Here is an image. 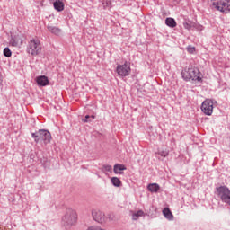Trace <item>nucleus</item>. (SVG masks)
<instances>
[{
	"label": "nucleus",
	"instance_id": "nucleus-10",
	"mask_svg": "<svg viewBox=\"0 0 230 230\" xmlns=\"http://www.w3.org/2000/svg\"><path fill=\"white\" fill-rule=\"evenodd\" d=\"M36 82L40 87H46V85H49V79H48V76L46 75H40L36 77Z\"/></svg>",
	"mask_w": 230,
	"mask_h": 230
},
{
	"label": "nucleus",
	"instance_id": "nucleus-23",
	"mask_svg": "<svg viewBox=\"0 0 230 230\" xmlns=\"http://www.w3.org/2000/svg\"><path fill=\"white\" fill-rule=\"evenodd\" d=\"M4 55L7 58L12 57V50H10L8 48L4 49Z\"/></svg>",
	"mask_w": 230,
	"mask_h": 230
},
{
	"label": "nucleus",
	"instance_id": "nucleus-26",
	"mask_svg": "<svg viewBox=\"0 0 230 230\" xmlns=\"http://www.w3.org/2000/svg\"><path fill=\"white\" fill-rule=\"evenodd\" d=\"M88 230H96L94 227H90Z\"/></svg>",
	"mask_w": 230,
	"mask_h": 230
},
{
	"label": "nucleus",
	"instance_id": "nucleus-18",
	"mask_svg": "<svg viewBox=\"0 0 230 230\" xmlns=\"http://www.w3.org/2000/svg\"><path fill=\"white\" fill-rule=\"evenodd\" d=\"M195 26H197V24L193 22H183V28H185V30H191V28H195Z\"/></svg>",
	"mask_w": 230,
	"mask_h": 230
},
{
	"label": "nucleus",
	"instance_id": "nucleus-27",
	"mask_svg": "<svg viewBox=\"0 0 230 230\" xmlns=\"http://www.w3.org/2000/svg\"><path fill=\"white\" fill-rule=\"evenodd\" d=\"M91 118H92L93 119H94L95 117H94V115H92Z\"/></svg>",
	"mask_w": 230,
	"mask_h": 230
},
{
	"label": "nucleus",
	"instance_id": "nucleus-21",
	"mask_svg": "<svg viewBox=\"0 0 230 230\" xmlns=\"http://www.w3.org/2000/svg\"><path fill=\"white\" fill-rule=\"evenodd\" d=\"M102 172H104V173H108V172L112 173V166H111V165H104L102 167Z\"/></svg>",
	"mask_w": 230,
	"mask_h": 230
},
{
	"label": "nucleus",
	"instance_id": "nucleus-19",
	"mask_svg": "<svg viewBox=\"0 0 230 230\" xmlns=\"http://www.w3.org/2000/svg\"><path fill=\"white\" fill-rule=\"evenodd\" d=\"M156 154L161 157H168L170 152L167 149H159Z\"/></svg>",
	"mask_w": 230,
	"mask_h": 230
},
{
	"label": "nucleus",
	"instance_id": "nucleus-14",
	"mask_svg": "<svg viewBox=\"0 0 230 230\" xmlns=\"http://www.w3.org/2000/svg\"><path fill=\"white\" fill-rule=\"evenodd\" d=\"M165 24L166 26H169V28H175V26H177V22H175V19L173 18H166Z\"/></svg>",
	"mask_w": 230,
	"mask_h": 230
},
{
	"label": "nucleus",
	"instance_id": "nucleus-25",
	"mask_svg": "<svg viewBox=\"0 0 230 230\" xmlns=\"http://www.w3.org/2000/svg\"><path fill=\"white\" fill-rule=\"evenodd\" d=\"M89 118H91V116L86 115V116H85V119H83L84 123H89V120H87V119H89Z\"/></svg>",
	"mask_w": 230,
	"mask_h": 230
},
{
	"label": "nucleus",
	"instance_id": "nucleus-5",
	"mask_svg": "<svg viewBox=\"0 0 230 230\" xmlns=\"http://www.w3.org/2000/svg\"><path fill=\"white\" fill-rule=\"evenodd\" d=\"M62 223L65 227L76 224V212L72 209H67L62 218Z\"/></svg>",
	"mask_w": 230,
	"mask_h": 230
},
{
	"label": "nucleus",
	"instance_id": "nucleus-9",
	"mask_svg": "<svg viewBox=\"0 0 230 230\" xmlns=\"http://www.w3.org/2000/svg\"><path fill=\"white\" fill-rule=\"evenodd\" d=\"M92 217L93 220H95V222H98L99 224H105V222H107L105 213L100 209H93L92 211Z\"/></svg>",
	"mask_w": 230,
	"mask_h": 230
},
{
	"label": "nucleus",
	"instance_id": "nucleus-2",
	"mask_svg": "<svg viewBox=\"0 0 230 230\" xmlns=\"http://www.w3.org/2000/svg\"><path fill=\"white\" fill-rule=\"evenodd\" d=\"M32 137L36 143H40V141H43L45 145L51 143V133L46 129H40L36 133H32Z\"/></svg>",
	"mask_w": 230,
	"mask_h": 230
},
{
	"label": "nucleus",
	"instance_id": "nucleus-3",
	"mask_svg": "<svg viewBox=\"0 0 230 230\" xmlns=\"http://www.w3.org/2000/svg\"><path fill=\"white\" fill-rule=\"evenodd\" d=\"M212 5L217 12L222 13H229L230 12V1L229 0H210Z\"/></svg>",
	"mask_w": 230,
	"mask_h": 230
},
{
	"label": "nucleus",
	"instance_id": "nucleus-11",
	"mask_svg": "<svg viewBox=\"0 0 230 230\" xmlns=\"http://www.w3.org/2000/svg\"><path fill=\"white\" fill-rule=\"evenodd\" d=\"M53 6L57 12H64V8L66 4H64V0H53Z\"/></svg>",
	"mask_w": 230,
	"mask_h": 230
},
{
	"label": "nucleus",
	"instance_id": "nucleus-12",
	"mask_svg": "<svg viewBox=\"0 0 230 230\" xmlns=\"http://www.w3.org/2000/svg\"><path fill=\"white\" fill-rule=\"evenodd\" d=\"M127 170V166L121 164H116L113 167V172L116 174L123 175V171Z\"/></svg>",
	"mask_w": 230,
	"mask_h": 230
},
{
	"label": "nucleus",
	"instance_id": "nucleus-8",
	"mask_svg": "<svg viewBox=\"0 0 230 230\" xmlns=\"http://www.w3.org/2000/svg\"><path fill=\"white\" fill-rule=\"evenodd\" d=\"M116 71L119 76H128L130 75V64L127 61L123 65H118Z\"/></svg>",
	"mask_w": 230,
	"mask_h": 230
},
{
	"label": "nucleus",
	"instance_id": "nucleus-13",
	"mask_svg": "<svg viewBox=\"0 0 230 230\" xmlns=\"http://www.w3.org/2000/svg\"><path fill=\"white\" fill-rule=\"evenodd\" d=\"M160 186L159 184L157 183H150L148 186H147V190L149 191H151V193H157L160 190Z\"/></svg>",
	"mask_w": 230,
	"mask_h": 230
},
{
	"label": "nucleus",
	"instance_id": "nucleus-4",
	"mask_svg": "<svg viewBox=\"0 0 230 230\" xmlns=\"http://www.w3.org/2000/svg\"><path fill=\"white\" fill-rule=\"evenodd\" d=\"M42 51V47L40 46V41L39 40H31L28 45V53L31 57H37L40 55Z\"/></svg>",
	"mask_w": 230,
	"mask_h": 230
},
{
	"label": "nucleus",
	"instance_id": "nucleus-15",
	"mask_svg": "<svg viewBox=\"0 0 230 230\" xmlns=\"http://www.w3.org/2000/svg\"><path fill=\"white\" fill-rule=\"evenodd\" d=\"M48 30L49 31H50V33H54V35H58L62 32V31L58 27H55L53 25H49Z\"/></svg>",
	"mask_w": 230,
	"mask_h": 230
},
{
	"label": "nucleus",
	"instance_id": "nucleus-7",
	"mask_svg": "<svg viewBox=\"0 0 230 230\" xmlns=\"http://www.w3.org/2000/svg\"><path fill=\"white\" fill-rule=\"evenodd\" d=\"M217 193L219 197V199H221L222 202H225V204L228 201L229 198H230V190L229 188L226 187V186H221L217 188Z\"/></svg>",
	"mask_w": 230,
	"mask_h": 230
},
{
	"label": "nucleus",
	"instance_id": "nucleus-22",
	"mask_svg": "<svg viewBox=\"0 0 230 230\" xmlns=\"http://www.w3.org/2000/svg\"><path fill=\"white\" fill-rule=\"evenodd\" d=\"M187 51L190 55H195L196 49H195V47L190 45V46L187 47Z\"/></svg>",
	"mask_w": 230,
	"mask_h": 230
},
{
	"label": "nucleus",
	"instance_id": "nucleus-20",
	"mask_svg": "<svg viewBox=\"0 0 230 230\" xmlns=\"http://www.w3.org/2000/svg\"><path fill=\"white\" fill-rule=\"evenodd\" d=\"M139 217H145V212H143V210H139L137 213L132 214L133 220H137V218H139Z\"/></svg>",
	"mask_w": 230,
	"mask_h": 230
},
{
	"label": "nucleus",
	"instance_id": "nucleus-24",
	"mask_svg": "<svg viewBox=\"0 0 230 230\" xmlns=\"http://www.w3.org/2000/svg\"><path fill=\"white\" fill-rule=\"evenodd\" d=\"M11 44H12L13 46H19V44H22V41H20L19 40L13 39V40H11Z\"/></svg>",
	"mask_w": 230,
	"mask_h": 230
},
{
	"label": "nucleus",
	"instance_id": "nucleus-16",
	"mask_svg": "<svg viewBox=\"0 0 230 230\" xmlns=\"http://www.w3.org/2000/svg\"><path fill=\"white\" fill-rule=\"evenodd\" d=\"M163 215L165 217V218H168V220H172V218H173V214L168 208H164Z\"/></svg>",
	"mask_w": 230,
	"mask_h": 230
},
{
	"label": "nucleus",
	"instance_id": "nucleus-17",
	"mask_svg": "<svg viewBox=\"0 0 230 230\" xmlns=\"http://www.w3.org/2000/svg\"><path fill=\"white\" fill-rule=\"evenodd\" d=\"M111 181V184H113V186H115L116 188H119L121 186V180H119V178L118 177H112Z\"/></svg>",
	"mask_w": 230,
	"mask_h": 230
},
{
	"label": "nucleus",
	"instance_id": "nucleus-1",
	"mask_svg": "<svg viewBox=\"0 0 230 230\" xmlns=\"http://www.w3.org/2000/svg\"><path fill=\"white\" fill-rule=\"evenodd\" d=\"M181 76L186 82H201L200 70L199 68L190 66L181 72Z\"/></svg>",
	"mask_w": 230,
	"mask_h": 230
},
{
	"label": "nucleus",
	"instance_id": "nucleus-6",
	"mask_svg": "<svg viewBox=\"0 0 230 230\" xmlns=\"http://www.w3.org/2000/svg\"><path fill=\"white\" fill-rule=\"evenodd\" d=\"M214 102L211 99H206L201 104V111L206 116H211L213 114Z\"/></svg>",
	"mask_w": 230,
	"mask_h": 230
}]
</instances>
